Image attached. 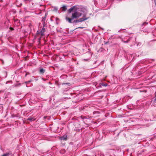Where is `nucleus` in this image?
<instances>
[{
    "label": "nucleus",
    "mask_w": 156,
    "mask_h": 156,
    "mask_svg": "<svg viewBox=\"0 0 156 156\" xmlns=\"http://www.w3.org/2000/svg\"><path fill=\"white\" fill-rule=\"evenodd\" d=\"M9 153H8L5 154H3L2 156H9Z\"/></svg>",
    "instance_id": "nucleus-5"
},
{
    "label": "nucleus",
    "mask_w": 156,
    "mask_h": 156,
    "mask_svg": "<svg viewBox=\"0 0 156 156\" xmlns=\"http://www.w3.org/2000/svg\"><path fill=\"white\" fill-rule=\"evenodd\" d=\"M124 42H125V43H127V42H128L127 41H124Z\"/></svg>",
    "instance_id": "nucleus-10"
},
{
    "label": "nucleus",
    "mask_w": 156,
    "mask_h": 156,
    "mask_svg": "<svg viewBox=\"0 0 156 156\" xmlns=\"http://www.w3.org/2000/svg\"><path fill=\"white\" fill-rule=\"evenodd\" d=\"M44 32V30H41V35H42V36L43 35Z\"/></svg>",
    "instance_id": "nucleus-7"
},
{
    "label": "nucleus",
    "mask_w": 156,
    "mask_h": 156,
    "mask_svg": "<svg viewBox=\"0 0 156 156\" xmlns=\"http://www.w3.org/2000/svg\"><path fill=\"white\" fill-rule=\"evenodd\" d=\"M60 140H67V137H59Z\"/></svg>",
    "instance_id": "nucleus-3"
},
{
    "label": "nucleus",
    "mask_w": 156,
    "mask_h": 156,
    "mask_svg": "<svg viewBox=\"0 0 156 156\" xmlns=\"http://www.w3.org/2000/svg\"><path fill=\"white\" fill-rule=\"evenodd\" d=\"M86 13H84L81 9H78L72 13V19H77L82 15V18L75 21L76 23L82 22L88 19V18L86 17Z\"/></svg>",
    "instance_id": "nucleus-1"
},
{
    "label": "nucleus",
    "mask_w": 156,
    "mask_h": 156,
    "mask_svg": "<svg viewBox=\"0 0 156 156\" xmlns=\"http://www.w3.org/2000/svg\"><path fill=\"white\" fill-rule=\"evenodd\" d=\"M62 10L63 11H65L66 9V7L65 6H63L62 7Z\"/></svg>",
    "instance_id": "nucleus-4"
},
{
    "label": "nucleus",
    "mask_w": 156,
    "mask_h": 156,
    "mask_svg": "<svg viewBox=\"0 0 156 156\" xmlns=\"http://www.w3.org/2000/svg\"><path fill=\"white\" fill-rule=\"evenodd\" d=\"M74 7H72L69 10V12H71L74 9Z\"/></svg>",
    "instance_id": "nucleus-6"
},
{
    "label": "nucleus",
    "mask_w": 156,
    "mask_h": 156,
    "mask_svg": "<svg viewBox=\"0 0 156 156\" xmlns=\"http://www.w3.org/2000/svg\"><path fill=\"white\" fill-rule=\"evenodd\" d=\"M44 72V70L43 69H41L40 70V72L41 73H43Z\"/></svg>",
    "instance_id": "nucleus-8"
},
{
    "label": "nucleus",
    "mask_w": 156,
    "mask_h": 156,
    "mask_svg": "<svg viewBox=\"0 0 156 156\" xmlns=\"http://www.w3.org/2000/svg\"><path fill=\"white\" fill-rule=\"evenodd\" d=\"M66 20L67 21H68V22L69 23H72V22H71V20H72V19H71L70 18H68L67 17H66Z\"/></svg>",
    "instance_id": "nucleus-2"
},
{
    "label": "nucleus",
    "mask_w": 156,
    "mask_h": 156,
    "mask_svg": "<svg viewBox=\"0 0 156 156\" xmlns=\"http://www.w3.org/2000/svg\"><path fill=\"white\" fill-rule=\"evenodd\" d=\"M144 23L143 24V25H144V24L145 23Z\"/></svg>",
    "instance_id": "nucleus-11"
},
{
    "label": "nucleus",
    "mask_w": 156,
    "mask_h": 156,
    "mask_svg": "<svg viewBox=\"0 0 156 156\" xmlns=\"http://www.w3.org/2000/svg\"><path fill=\"white\" fill-rule=\"evenodd\" d=\"M103 86H107V84H105L103 85Z\"/></svg>",
    "instance_id": "nucleus-9"
}]
</instances>
